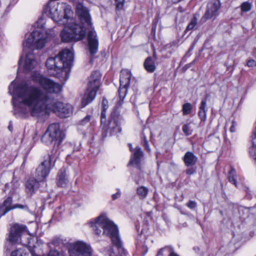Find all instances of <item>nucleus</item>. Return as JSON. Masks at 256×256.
<instances>
[{
  "instance_id": "obj_15",
  "label": "nucleus",
  "mask_w": 256,
  "mask_h": 256,
  "mask_svg": "<svg viewBox=\"0 0 256 256\" xmlns=\"http://www.w3.org/2000/svg\"><path fill=\"white\" fill-rule=\"evenodd\" d=\"M40 181H38L36 178H31L26 182V193L32 196L39 188Z\"/></svg>"
},
{
  "instance_id": "obj_16",
  "label": "nucleus",
  "mask_w": 256,
  "mask_h": 256,
  "mask_svg": "<svg viewBox=\"0 0 256 256\" xmlns=\"http://www.w3.org/2000/svg\"><path fill=\"white\" fill-rule=\"evenodd\" d=\"M182 160L186 166H193L196 164L198 161V158L194 152L188 151L183 156Z\"/></svg>"
},
{
  "instance_id": "obj_35",
  "label": "nucleus",
  "mask_w": 256,
  "mask_h": 256,
  "mask_svg": "<svg viewBox=\"0 0 256 256\" xmlns=\"http://www.w3.org/2000/svg\"><path fill=\"white\" fill-rule=\"evenodd\" d=\"M14 209L20 208L25 210L26 211L29 212V208L26 204H16L12 206Z\"/></svg>"
},
{
  "instance_id": "obj_37",
  "label": "nucleus",
  "mask_w": 256,
  "mask_h": 256,
  "mask_svg": "<svg viewBox=\"0 0 256 256\" xmlns=\"http://www.w3.org/2000/svg\"><path fill=\"white\" fill-rule=\"evenodd\" d=\"M48 256H64V255L62 252H59L58 250H54L50 251Z\"/></svg>"
},
{
  "instance_id": "obj_38",
  "label": "nucleus",
  "mask_w": 256,
  "mask_h": 256,
  "mask_svg": "<svg viewBox=\"0 0 256 256\" xmlns=\"http://www.w3.org/2000/svg\"><path fill=\"white\" fill-rule=\"evenodd\" d=\"M207 111L199 110L198 115L202 120H205L206 117Z\"/></svg>"
},
{
  "instance_id": "obj_48",
  "label": "nucleus",
  "mask_w": 256,
  "mask_h": 256,
  "mask_svg": "<svg viewBox=\"0 0 256 256\" xmlns=\"http://www.w3.org/2000/svg\"><path fill=\"white\" fill-rule=\"evenodd\" d=\"M186 68H188L190 66H188V64L186 65Z\"/></svg>"
},
{
  "instance_id": "obj_47",
  "label": "nucleus",
  "mask_w": 256,
  "mask_h": 256,
  "mask_svg": "<svg viewBox=\"0 0 256 256\" xmlns=\"http://www.w3.org/2000/svg\"><path fill=\"white\" fill-rule=\"evenodd\" d=\"M8 128L10 131H12V126L10 122V124L8 126Z\"/></svg>"
},
{
  "instance_id": "obj_17",
  "label": "nucleus",
  "mask_w": 256,
  "mask_h": 256,
  "mask_svg": "<svg viewBox=\"0 0 256 256\" xmlns=\"http://www.w3.org/2000/svg\"><path fill=\"white\" fill-rule=\"evenodd\" d=\"M12 196L8 197L0 206V216H2L12 210H14L12 206Z\"/></svg>"
},
{
  "instance_id": "obj_11",
  "label": "nucleus",
  "mask_w": 256,
  "mask_h": 256,
  "mask_svg": "<svg viewBox=\"0 0 256 256\" xmlns=\"http://www.w3.org/2000/svg\"><path fill=\"white\" fill-rule=\"evenodd\" d=\"M220 6V0H211L207 5L206 12L202 18L200 22L204 23L206 20L214 18L218 14V10Z\"/></svg>"
},
{
  "instance_id": "obj_5",
  "label": "nucleus",
  "mask_w": 256,
  "mask_h": 256,
  "mask_svg": "<svg viewBox=\"0 0 256 256\" xmlns=\"http://www.w3.org/2000/svg\"><path fill=\"white\" fill-rule=\"evenodd\" d=\"M74 54L68 49H64L54 57L47 59L46 65L50 75L60 79L67 74L74 60Z\"/></svg>"
},
{
  "instance_id": "obj_26",
  "label": "nucleus",
  "mask_w": 256,
  "mask_h": 256,
  "mask_svg": "<svg viewBox=\"0 0 256 256\" xmlns=\"http://www.w3.org/2000/svg\"><path fill=\"white\" fill-rule=\"evenodd\" d=\"M58 146L54 144V148L51 152V154H48L47 156L50 158V162L52 160H56L60 154V150L58 149Z\"/></svg>"
},
{
  "instance_id": "obj_2",
  "label": "nucleus",
  "mask_w": 256,
  "mask_h": 256,
  "mask_svg": "<svg viewBox=\"0 0 256 256\" xmlns=\"http://www.w3.org/2000/svg\"><path fill=\"white\" fill-rule=\"evenodd\" d=\"M44 12L56 22L64 25L60 33L62 40L64 42L82 40L85 37L86 30L92 28L89 10L80 3L76 5V12L81 24H77L76 19L72 18L71 8L66 3L49 2L44 8Z\"/></svg>"
},
{
  "instance_id": "obj_40",
  "label": "nucleus",
  "mask_w": 256,
  "mask_h": 256,
  "mask_svg": "<svg viewBox=\"0 0 256 256\" xmlns=\"http://www.w3.org/2000/svg\"><path fill=\"white\" fill-rule=\"evenodd\" d=\"M108 100L106 98H103L102 103V110H106L108 109Z\"/></svg>"
},
{
  "instance_id": "obj_19",
  "label": "nucleus",
  "mask_w": 256,
  "mask_h": 256,
  "mask_svg": "<svg viewBox=\"0 0 256 256\" xmlns=\"http://www.w3.org/2000/svg\"><path fill=\"white\" fill-rule=\"evenodd\" d=\"M128 87L129 86H121V84H120L119 88L118 91V96L119 97V100L116 104V106L118 107L122 106V104H123L124 100L127 94L128 89Z\"/></svg>"
},
{
  "instance_id": "obj_28",
  "label": "nucleus",
  "mask_w": 256,
  "mask_h": 256,
  "mask_svg": "<svg viewBox=\"0 0 256 256\" xmlns=\"http://www.w3.org/2000/svg\"><path fill=\"white\" fill-rule=\"evenodd\" d=\"M182 131L186 136L191 135L192 132V130L190 126V124H184L182 127Z\"/></svg>"
},
{
  "instance_id": "obj_39",
  "label": "nucleus",
  "mask_w": 256,
  "mask_h": 256,
  "mask_svg": "<svg viewBox=\"0 0 256 256\" xmlns=\"http://www.w3.org/2000/svg\"><path fill=\"white\" fill-rule=\"evenodd\" d=\"M186 206L190 209H194L197 206V204L195 201L190 200L187 204Z\"/></svg>"
},
{
  "instance_id": "obj_24",
  "label": "nucleus",
  "mask_w": 256,
  "mask_h": 256,
  "mask_svg": "<svg viewBox=\"0 0 256 256\" xmlns=\"http://www.w3.org/2000/svg\"><path fill=\"white\" fill-rule=\"evenodd\" d=\"M236 170L234 168L231 166L230 170L228 172V181L235 186H236Z\"/></svg>"
},
{
  "instance_id": "obj_46",
  "label": "nucleus",
  "mask_w": 256,
  "mask_h": 256,
  "mask_svg": "<svg viewBox=\"0 0 256 256\" xmlns=\"http://www.w3.org/2000/svg\"><path fill=\"white\" fill-rule=\"evenodd\" d=\"M58 240H54L50 244H52L54 246H58Z\"/></svg>"
},
{
  "instance_id": "obj_32",
  "label": "nucleus",
  "mask_w": 256,
  "mask_h": 256,
  "mask_svg": "<svg viewBox=\"0 0 256 256\" xmlns=\"http://www.w3.org/2000/svg\"><path fill=\"white\" fill-rule=\"evenodd\" d=\"M115 3L116 10H120L124 8V0H115Z\"/></svg>"
},
{
  "instance_id": "obj_7",
  "label": "nucleus",
  "mask_w": 256,
  "mask_h": 256,
  "mask_svg": "<svg viewBox=\"0 0 256 256\" xmlns=\"http://www.w3.org/2000/svg\"><path fill=\"white\" fill-rule=\"evenodd\" d=\"M100 78L101 74L100 71L96 70L92 73L88 78L87 87L82 100V107L86 106L94 99L101 84Z\"/></svg>"
},
{
  "instance_id": "obj_3",
  "label": "nucleus",
  "mask_w": 256,
  "mask_h": 256,
  "mask_svg": "<svg viewBox=\"0 0 256 256\" xmlns=\"http://www.w3.org/2000/svg\"><path fill=\"white\" fill-rule=\"evenodd\" d=\"M50 37V36L43 30L32 32L23 42L24 54L18 60V68H22L25 72L35 68L38 66V62L33 51L34 50L42 48Z\"/></svg>"
},
{
  "instance_id": "obj_20",
  "label": "nucleus",
  "mask_w": 256,
  "mask_h": 256,
  "mask_svg": "<svg viewBox=\"0 0 256 256\" xmlns=\"http://www.w3.org/2000/svg\"><path fill=\"white\" fill-rule=\"evenodd\" d=\"M144 66L148 72L150 73L154 72L156 68L155 60L151 56L147 58L144 62Z\"/></svg>"
},
{
  "instance_id": "obj_8",
  "label": "nucleus",
  "mask_w": 256,
  "mask_h": 256,
  "mask_svg": "<svg viewBox=\"0 0 256 256\" xmlns=\"http://www.w3.org/2000/svg\"><path fill=\"white\" fill-rule=\"evenodd\" d=\"M64 138V134L60 130V124L54 123L49 126L47 130L41 138L42 142L50 145L53 142L55 145L59 146Z\"/></svg>"
},
{
  "instance_id": "obj_22",
  "label": "nucleus",
  "mask_w": 256,
  "mask_h": 256,
  "mask_svg": "<svg viewBox=\"0 0 256 256\" xmlns=\"http://www.w3.org/2000/svg\"><path fill=\"white\" fill-rule=\"evenodd\" d=\"M66 174L64 171L60 170L57 176L56 184L58 186L64 187L66 184Z\"/></svg>"
},
{
  "instance_id": "obj_1",
  "label": "nucleus",
  "mask_w": 256,
  "mask_h": 256,
  "mask_svg": "<svg viewBox=\"0 0 256 256\" xmlns=\"http://www.w3.org/2000/svg\"><path fill=\"white\" fill-rule=\"evenodd\" d=\"M32 80L38 83L45 92L38 87L31 86L26 82L17 84L13 80L9 86V92L12 96L14 114L20 118L39 117L52 110L62 118L69 116L72 108L69 104L56 102L52 94H58L62 90L60 84L44 77L38 72L32 74Z\"/></svg>"
},
{
  "instance_id": "obj_13",
  "label": "nucleus",
  "mask_w": 256,
  "mask_h": 256,
  "mask_svg": "<svg viewBox=\"0 0 256 256\" xmlns=\"http://www.w3.org/2000/svg\"><path fill=\"white\" fill-rule=\"evenodd\" d=\"M130 150L132 152L129 164L133 165L138 170H140V161L141 158L143 156V152L141 148L138 146L134 150L132 148V144H128Z\"/></svg>"
},
{
  "instance_id": "obj_25",
  "label": "nucleus",
  "mask_w": 256,
  "mask_h": 256,
  "mask_svg": "<svg viewBox=\"0 0 256 256\" xmlns=\"http://www.w3.org/2000/svg\"><path fill=\"white\" fill-rule=\"evenodd\" d=\"M200 16V14L198 13H196L194 14L190 22L189 23L188 26H187L186 30H193L194 27L196 26L197 24V20L198 18Z\"/></svg>"
},
{
  "instance_id": "obj_33",
  "label": "nucleus",
  "mask_w": 256,
  "mask_h": 256,
  "mask_svg": "<svg viewBox=\"0 0 256 256\" xmlns=\"http://www.w3.org/2000/svg\"><path fill=\"white\" fill-rule=\"evenodd\" d=\"M11 256H26V253L22 248L15 250L12 252Z\"/></svg>"
},
{
  "instance_id": "obj_6",
  "label": "nucleus",
  "mask_w": 256,
  "mask_h": 256,
  "mask_svg": "<svg viewBox=\"0 0 256 256\" xmlns=\"http://www.w3.org/2000/svg\"><path fill=\"white\" fill-rule=\"evenodd\" d=\"M122 120L120 115H116L115 112L111 114L108 123L106 121V110H102L100 115L101 137L105 138L110 136L116 134L122 131L120 127L121 120Z\"/></svg>"
},
{
  "instance_id": "obj_42",
  "label": "nucleus",
  "mask_w": 256,
  "mask_h": 256,
  "mask_svg": "<svg viewBox=\"0 0 256 256\" xmlns=\"http://www.w3.org/2000/svg\"><path fill=\"white\" fill-rule=\"evenodd\" d=\"M116 190H117V192L116 194H113L112 195V198L113 200H116L118 198H120V196H121V192H120V189L117 188Z\"/></svg>"
},
{
  "instance_id": "obj_4",
  "label": "nucleus",
  "mask_w": 256,
  "mask_h": 256,
  "mask_svg": "<svg viewBox=\"0 0 256 256\" xmlns=\"http://www.w3.org/2000/svg\"><path fill=\"white\" fill-rule=\"evenodd\" d=\"M94 233L100 236L103 230V234L110 238L112 244L116 247L118 254H116L113 248H110L109 256H124L126 254L120 239L117 226L106 216L101 215L90 223Z\"/></svg>"
},
{
  "instance_id": "obj_10",
  "label": "nucleus",
  "mask_w": 256,
  "mask_h": 256,
  "mask_svg": "<svg viewBox=\"0 0 256 256\" xmlns=\"http://www.w3.org/2000/svg\"><path fill=\"white\" fill-rule=\"evenodd\" d=\"M50 165V158L46 156L36 170L35 178L38 181L42 182L47 177L51 169Z\"/></svg>"
},
{
  "instance_id": "obj_29",
  "label": "nucleus",
  "mask_w": 256,
  "mask_h": 256,
  "mask_svg": "<svg viewBox=\"0 0 256 256\" xmlns=\"http://www.w3.org/2000/svg\"><path fill=\"white\" fill-rule=\"evenodd\" d=\"M252 8V4L251 3L248 2H244L240 6L241 8V15H242V13L244 12H248L250 11Z\"/></svg>"
},
{
  "instance_id": "obj_44",
  "label": "nucleus",
  "mask_w": 256,
  "mask_h": 256,
  "mask_svg": "<svg viewBox=\"0 0 256 256\" xmlns=\"http://www.w3.org/2000/svg\"><path fill=\"white\" fill-rule=\"evenodd\" d=\"M236 124L234 121L232 122V124L230 127V130L231 132H236Z\"/></svg>"
},
{
  "instance_id": "obj_18",
  "label": "nucleus",
  "mask_w": 256,
  "mask_h": 256,
  "mask_svg": "<svg viewBox=\"0 0 256 256\" xmlns=\"http://www.w3.org/2000/svg\"><path fill=\"white\" fill-rule=\"evenodd\" d=\"M131 78V73L128 70H124L121 71L120 82L121 86H130Z\"/></svg>"
},
{
  "instance_id": "obj_34",
  "label": "nucleus",
  "mask_w": 256,
  "mask_h": 256,
  "mask_svg": "<svg viewBox=\"0 0 256 256\" xmlns=\"http://www.w3.org/2000/svg\"><path fill=\"white\" fill-rule=\"evenodd\" d=\"M199 110L208 111V108H206V98H204L200 104V106L199 107Z\"/></svg>"
},
{
  "instance_id": "obj_27",
  "label": "nucleus",
  "mask_w": 256,
  "mask_h": 256,
  "mask_svg": "<svg viewBox=\"0 0 256 256\" xmlns=\"http://www.w3.org/2000/svg\"><path fill=\"white\" fill-rule=\"evenodd\" d=\"M148 191V189L143 186H140L137 188V194L141 199H144L146 196Z\"/></svg>"
},
{
  "instance_id": "obj_41",
  "label": "nucleus",
  "mask_w": 256,
  "mask_h": 256,
  "mask_svg": "<svg viewBox=\"0 0 256 256\" xmlns=\"http://www.w3.org/2000/svg\"><path fill=\"white\" fill-rule=\"evenodd\" d=\"M190 168H188L186 170V172L188 175H192L194 174L196 172V169L194 168L193 166H190Z\"/></svg>"
},
{
  "instance_id": "obj_9",
  "label": "nucleus",
  "mask_w": 256,
  "mask_h": 256,
  "mask_svg": "<svg viewBox=\"0 0 256 256\" xmlns=\"http://www.w3.org/2000/svg\"><path fill=\"white\" fill-rule=\"evenodd\" d=\"M70 256H92L90 246L82 241H77L72 244L69 248Z\"/></svg>"
},
{
  "instance_id": "obj_36",
  "label": "nucleus",
  "mask_w": 256,
  "mask_h": 256,
  "mask_svg": "<svg viewBox=\"0 0 256 256\" xmlns=\"http://www.w3.org/2000/svg\"><path fill=\"white\" fill-rule=\"evenodd\" d=\"M90 116L87 115L80 122V124L82 126H85L88 124L90 120Z\"/></svg>"
},
{
  "instance_id": "obj_31",
  "label": "nucleus",
  "mask_w": 256,
  "mask_h": 256,
  "mask_svg": "<svg viewBox=\"0 0 256 256\" xmlns=\"http://www.w3.org/2000/svg\"><path fill=\"white\" fill-rule=\"evenodd\" d=\"M20 242L23 244V245H24V246H28V250L30 251V252L31 254V255L32 256H38L36 253H35V252H34V248H36V246H32L30 245V240H28L27 242L26 243H24L22 240H20Z\"/></svg>"
},
{
  "instance_id": "obj_14",
  "label": "nucleus",
  "mask_w": 256,
  "mask_h": 256,
  "mask_svg": "<svg viewBox=\"0 0 256 256\" xmlns=\"http://www.w3.org/2000/svg\"><path fill=\"white\" fill-rule=\"evenodd\" d=\"M26 226L23 225L15 224L10 232L9 241L12 244L17 242L21 236L22 233L24 230Z\"/></svg>"
},
{
  "instance_id": "obj_12",
  "label": "nucleus",
  "mask_w": 256,
  "mask_h": 256,
  "mask_svg": "<svg viewBox=\"0 0 256 256\" xmlns=\"http://www.w3.org/2000/svg\"><path fill=\"white\" fill-rule=\"evenodd\" d=\"M88 50L92 56H94L98 50V40L97 34L94 28L90 30L88 33Z\"/></svg>"
},
{
  "instance_id": "obj_23",
  "label": "nucleus",
  "mask_w": 256,
  "mask_h": 256,
  "mask_svg": "<svg viewBox=\"0 0 256 256\" xmlns=\"http://www.w3.org/2000/svg\"><path fill=\"white\" fill-rule=\"evenodd\" d=\"M145 131L147 132V133H151V132L149 129L144 128L143 130L142 133V135H141V138L142 140V145L146 150L148 152H150V149L149 147L148 142L146 139V136L145 134Z\"/></svg>"
},
{
  "instance_id": "obj_21",
  "label": "nucleus",
  "mask_w": 256,
  "mask_h": 256,
  "mask_svg": "<svg viewBox=\"0 0 256 256\" xmlns=\"http://www.w3.org/2000/svg\"><path fill=\"white\" fill-rule=\"evenodd\" d=\"M163 255H168V256H179L174 252V248L170 246H166L160 249L156 256H162Z\"/></svg>"
},
{
  "instance_id": "obj_43",
  "label": "nucleus",
  "mask_w": 256,
  "mask_h": 256,
  "mask_svg": "<svg viewBox=\"0 0 256 256\" xmlns=\"http://www.w3.org/2000/svg\"><path fill=\"white\" fill-rule=\"evenodd\" d=\"M246 66L248 67H254L256 66V62L254 60H249L247 62Z\"/></svg>"
},
{
  "instance_id": "obj_30",
  "label": "nucleus",
  "mask_w": 256,
  "mask_h": 256,
  "mask_svg": "<svg viewBox=\"0 0 256 256\" xmlns=\"http://www.w3.org/2000/svg\"><path fill=\"white\" fill-rule=\"evenodd\" d=\"M192 110V105L189 102L185 103L182 106V114L184 115H187L191 112Z\"/></svg>"
},
{
  "instance_id": "obj_45",
  "label": "nucleus",
  "mask_w": 256,
  "mask_h": 256,
  "mask_svg": "<svg viewBox=\"0 0 256 256\" xmlns=\"http://www.w3.org/2000/svg\"><path fill=\"white\" fill-rule=\"evenodd\" d=\"M136 97V94H134L131 96L130 100L133 104H135L137 102Z\"/></svg>"
}]
</instances>
